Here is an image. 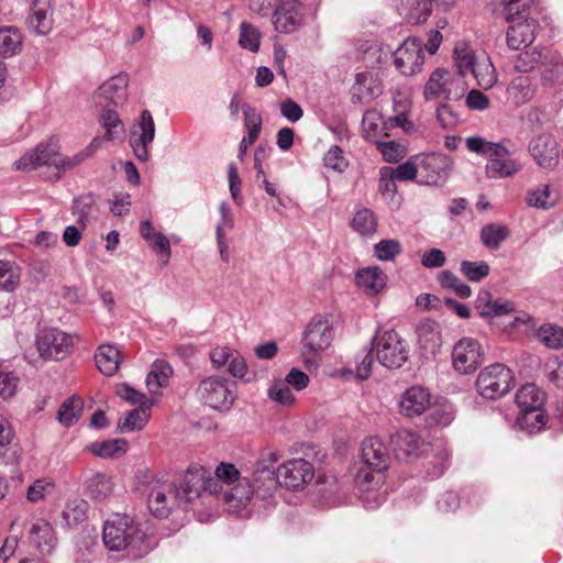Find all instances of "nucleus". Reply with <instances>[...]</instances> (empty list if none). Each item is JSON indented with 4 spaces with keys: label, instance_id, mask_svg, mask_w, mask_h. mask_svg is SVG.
Here are the masks:
<instances>
[{
    "label": "nucleus",
    "instance_id": "nucleus-1",
    "mask_svg": "<svg viewBox=\"0 0 563 563\" xmlns=\"http://www.w3.org/2000/svg\"><path fill=\"white\" fill-rule=\"evenodd\" d=\"M102 539L110 551L126 550L132 558H141L154 547L140 525L125 514H115L104 522Z\"/></svg>",
    "mask_w": 563,
    "mask_h": 563
},
{
    "label": "nucleus",
    "instance_id": "nucleus-2",
    "mask_svg": "<svg viewBox=\"0 0 563 563\" xmlns=\"http://www.w3.org/2000/svg\"><path fill=\"white\" fill-rule=\"evenodd\" d=\"M470 152L487 157L485 174L489 179L512 178L522 170V164L511 156L508 147L499 142H490L482 136L465 140Z\"/></svg>",
    "mask_w": 563,
    "mask_h": 563
},
{
    "label": "nucleus",
    "instance_id": "nucleus-3",
    "mask_svg": "<svg viewBox=\"0 0 563 563\" xmlns=\"http://www.w3.org/2000/svg\"><path fill=\"white\" fill-rule=\"evenodd\" d=\"M147 506L156 518H167L172 511L183 507L177 494L176 483L165 475L146 474Z\"/></svg>",
    "mask_w": 563,
    "mask_h": 563
},
{
    "label": "nucleus",
    "instance_id": "nucleus-4",
    "mask_svg": "<svg viewBox=\"0 0 563 563\" xmlns=\"http://www.w3.org/2000/svg\"><path fill=\"white\" fill-rule=\"evenodd\" d=\"M372 345L376 360L386 368H400L408 361V344L395 330H386L376 334L372 340Z\"/></svg>",
    "mask_w": 563,
    "mask_h": 563
},
{
    "label": "nucleus",
    "instance_id": "nucleus-5",
    "mask_svg": "<svg viewBox=\"0 0 563 563\" xmlns=\"http://www.w3.org/2000/svg\"><path fill=\"white\" fill-rule=\"evenodd\" d=\"M512 384L511 369L501 363H494L481 369L475 383L477 393L486 399L505 396Z\"/></svg>",
    "mask_w": 563,
    "mask_h": 563
},
{
    "label": "nucleus",
    "instance_id": "nucleus-6",
    "mask_svg": "<svg viewBox=\"0 0 563 563\" xmlns=\"http://www.w3.org/2000/svg\"><path fill=\"white\" fill-rule=\"evenodd\" d=\"M527 152L534 164L544 170H554L560 163V148L556 137L549 131L534 132L527 145Z\"/></svg>",
    "mask_w": 563,
    "mask_h": 563
},
{
    "label": "nucleus",
    "instance_id": "nucleus-7",
    "mask_svg": "<svg viewBox=\"0 0 563 563\" xmlns=\"http://www.w3.org/2000/svg\"><path fill=\"white\" fill-rule=\"evenodd\" d=\"M74 338L56 328H45L36 334V347L41 357L46 360H63L71 351Z\"/></svg>",
    "mask_w": 563,
    "mask_h": 563
},
{
    "label": "nucleus",
    "instance_id": "nucleus-8",
    "mask_svg": "<svg viewBox=\"0 0 563 563\" xmlns=\"http://www.w3.org/2000/svg\"><path fill=\"white\" fill-rule=\"evenodd\" d=\"M423 63V42L419 37H407L394 52V65L404 76H413L420 73L422 70Z\"/></svg>",
    "mask_w": 563,
    "mask_h": 563
},
{
    "label": "nucleus",
    "instance_id": "nucleus-9",
    "mask_svg": "<svg viewBox=\"0 0 563 563\" xmlns=\"http://www.w3.org/2000/svg\"><path fill=\"white\" fill-rule=\"evenodd\" d=\"M197 396L205 405L214 410H228L234 400L229 382L219 376L202 379L197 388Z\"/></svg>",
    "mask_w": 563,
    "mask_h": 563
},
{
    "label": "nucleus",
    "instance_id": "nucleus-10",
    "mask_svg": "<svg viewBox=\"0 0 563 563\" xmlns=\"http://www.w3.org/2000/svg\"><path fill=\"white\" fill-rule=\"evenodd\" d=\"M484 351L481 343L473 338H462L452 350L453 368L462 374L474 373L483 362Z\"/></svg>",
    "mask_w": 563,
    "mask_h": 563
},
{
    "label": "nucleus",
    "instance_id": "nucleus-11",
    "mask_svg": "<svg viewBox=\"0 0 563 563\" xmlns=\"http://www.w3.org/2000/svg\"><path fill=\"white\" fill-rule=\"evenodd\" d=\"M212 478L207 479L203 467H189L176 484L183 507L199 498L203 490H209L211 494L217 493V487H212Z\"/></svg>",
    "mask_w": 563,
    "mask_h": 563
},
{
    "label": "nucleus",
    "instance_id": "nucleus-12",
    "mask_svg": "<svg viewBox=\"0 0 563 563\" xmlns=\"http://www.w3.org/2000/svg\"><path fill=\"white\" fill-rule=\"evenodd\" d=\"M421 183L430 186L443 185L452 170L450 156L441 153L419 155Z\"/></svg>",
    "mask_w": 563,
    "mask_h": 563
},
{
    "label": "nucleus",
    "instance_id": "nucleus-13",
    "mask_svg": "<svg viewBox=\"0 0 563 563\" xmlns=\"http://www.w3.org/2000/svg\"><path fill=\"white\" fill-rule=\"evenodd\" d=\"M129 76L124 73L114 75L106 80L93 95L98 108H118L128 99Z\"/></svg>",
    "mask_w": 563,
    "mask_h": 563
},
{
    "label": "nucleus",
    "instance_id": "nucleus-14",
    "mask_svg": "<svg viewBox=\"0 0 563 563\" xmlns=\"http://www.w3.org/2000/svg\"><path fill=\"white\" fill-rule=\"evenodd\" d=\"M314 476L313 466L305 459H291L277 468L276 478L289 489L302 488Z\"/></svg>",
    "mask_w": 563,
    "mask_h": 563
},
{
    "label": "nucleus",
    "instance_id": "nucleus-15",
    "mask_svg": "<svg viewBox=\"0 0 563 563\" xmlns=\"http://www.w3.org/2000/svg\"><path fill=\"white\" fill-rule=\"evenodd\" d=\"M59 157V144L57 141L49 139L46 143L38 144L33 151L25 153L14 163L18 170L30 172L41 166L53 165Z\"/></svg>",
    "mask_w": 563,
    "mask_h": 563
},
{
    "label": "nucleus",
    "instance_id": "nucleus-16",
    "mask_svg": "<svg viewBox=\"0 0 563 563\" xmlns=\"http://www.w3.org/2000/svg\"><path fill=\"white\" fill-rule=\"evenodd\" d=\"M155 137V123L151 112L144 109L141 112L135 130L130 135V146L135 157L141 162L148 161V145Z\"/></svg>",
    "mask_w": 563,
    "mask_h": 563
},
{
    "label": "nucleus",
    "instance_id": "nucleus-17",
    "mask_svg": "<svg viewBox=\"0 0 563 563\" xmlns=\"http://www.w3.org/2000/svg\"><path fill=\"white\" fill-rule=\"evenodd\" d=\"M333 340V329L331 323L325 317L316 316L308 323L301 343L303 347L317 353L330 346Z\"/></svg>",
    "mask_w": 563,
    "mask_h": 563
},
{
    "label": "nucleus",
    "instance_id": "nucleus-18",
    "mask_svg": "<svg viewBox=\"0 0 563 563\" xmlns=\"http://www.w3.org/2000/svg\"><path fill=\"white\" fill-rule=\"evenodd\" d=\"M303 16L300 0H280L273 15L275 29L282 33H292L302 24Z\"/></svg>",
    "mask_w": 563,
    "mask_h": 563
},
{
    "label": "nucleus",
    "instance_id": "nucleus-19",
    "mask_svg": "<svg viewBox=\"0 0 563 563\" xmlns=\"http://www.w3.org/2000/svg\"><path fill=\"white\" fill-rule=\"evenodd\" d=\"M53 1L34 0L27 16V29L35 35H46L53 30Z\"/></svg>",
    "mask_w": 563,
    "mask_h": 563
},
{
    "label": "nucleus",
    "instance_id": "nucleus-20",
    "mask_svg": "<svg viewBox=\"0 0 563 563\" xmlns=\"http://www.w3.org/2000/svg\"><path fill=\"white\" fill-rule=\"evenodd\" d=\"M431 405L429 390L421 386H411L404 391L399 400L401 413L412 418L421 416Z\"/></svg>",
    "mask_w": 563,
    "mask_h": 563
},
{
    "label": "nucleus",
    "instance_id": "nucleus-21",
    "mask_svg": "<svg viewBox=\"0 0 563 563\" xmlns=\"http://www.w3.org/2000/svg\"><path fill=\"white\" fill-rule=\"evenodd\" d=\"M542 88L559 92L563 88V57L556 52H549L539 70Z\"/></svg>",
    "mask_w": 563,
    "mask_h": 563
},
{
    "label": "nucleus",
    "instance_id": "nucleus-22",
    "mask_svg": "<svg viewBox=\"0 0 563 563\" xmlns=\"http://www.w3.org/2000/svg\"><path fill=\"white\" fill-rule=\"evenodd\" d=\"M361 456L365 466L382 473L388 467V453L377 437L366 438L361 445Z\"/></svg>",
    "mask_w": 563,
    "mask_h": 563
},
{
    "label": "nucleus",
    "instance_id": "nucleus-23",
    "mask_svg": "<svg viewBox=\"0 0 563 563\" xmlns=\"http://www.w3.org/2000/svg\"><path fill=\"white\" fill-rule=\"evenodd\" d=\"M511 21L507 30V44L511 49H522L528 47L536 38L538 22L534 19H525L523 21Z\"/></svg>",
    "mask_w": 563,
    "mask_h": 563
},
{
    "label": "nucleus",
    "instance_id": "nucleus-24",
    "mask_svg": "<svg viewBox=\"0 0 563 563\" xmlns=\"http://www.w3.org/2000/svg\"><path fill=\"white\" fill-rule=\"evenodd\" d=\"M537 86L527 75L514 77L506 89L507 101L516 107L529 103L536 96Z\"/></svg>",
    "mask_w": 563,
    "mask_h": 563
},
{
    "label": "nucleus",
    "instance_id": "nucleus-25",
    "mask_svg": "<svg viewBox=\"0 0 563 563\" xmlns=\"http://www.w3.org/2000/svg\"><path fill=\"white\" fill-rule=\"evenodd\" d=\"M418 344L424 355H435L442 345L440 324L433 320H424L417 328Z\"/></svg>",
    "mask_w": 563,
    "mask_h": 563
},
{
    "label": "nucleus",
    "instance_id": "nucleus-26",
    "mask_svg": "<svg viewBox=\"0 0 563 563\" xmlns=\"http://www.w3.org/2000/svg\"><path fill=\"white\" fill-rule=\"evenodd\" d=\"M475 307L482 317L495 318L511 313L515 308L511 301L494 299L493 295L486 290H479Z\"/></svg>",
    "mask_w": 563,
    "mask_h": 563
},
{
    "label": "nucleus",
    "instance_id": "nucleus-27",
    "mask_svg": "<svg viewBox=\"0 0 563 563\" xmlns=\"http://www.w3.org/2000/svg\"><path fill=\"white\" fill-rule=\"evenodd\" d=\"M355 284L368 296H374L386 286V275L378 266L361 268L355 274Z\"/></svg>",
    "mask_w": 563,
    "mask_h": 563
},
{
    "label": "nucleus",
    "instance_id": "nucleus-28",
    "mask_svg": "<svg viewBox=\"0 0 563 563\" xmlns=\"http://www.w3.org/2000/svg\"><path fill=\"white\" fill-rule=\"evenodd\" d=\"M394 126L390 119L386 120L377 110H367L363 115V132L365 137L374 143L379 136H388L389 130Z\"/></svg>",
    "mask_w": 563,
    "mask_h": 563
},
{
    "label": "nucleus",
    "instance_id": "nucleus-29",
    "mask_svg": "<svg viewBox=\"0 0 563 563\" xmlns=\"http://www.w3.org/2000/svg\"><path fill=\"white\" fill-rule=\"evenodd\" d=\"M471 74L476 79L477 85L483 89L492 88L498 80L497 70L490 56L486 52H478L477 60Z\"/></svg>",
    "mask_w": 563,
    "mask_h": 563
},
{
    "label": "nucleus",
    "instance_id": "nucleus-30",
    "mask_svg": "<svg viewBox=\"0 0 563 563\" xmlns=\"http://www.w3.org/2000/svg\"><path fill=\"white\" fill-rule=\"evenodd\" d=\"M114 484L110 476L97 472L85 481V495L95 501H103L111 496Z\"/></svg>",
    "mask_w": 563,
    "mask_h": 563
},
{
    "label": "nucleus",
    "instance_id": "nucleus-31",
    "mask_svg": "<svg viewBox=\"0 0 563 563\" xmlns=\"http://www.w3.org/2000/svg\"><path fill=\"white\" fill-rule=\"evenodd\" d=\"M253 495V488L247 478H241L236 484L224 493V503L228 511L238 514L246 506Z\"/></svg>",
    "mask_w": 563,
    "mask_h": 563
},
{
    "label": "nucleus",
    "instance_id": "nucleus-32",
    "mask_svg": "<svg viewBox=\"0 0 563 563\" xmlns=\"http://www.w3.org/2000/svg\"><path fill=\"white\" fill-rule=\"evenodd\" d=\"M550 49L533 47L520 52L514 58V68L520 74H529L534 70H540Z\"/></svg>",
    "mask_w": 563,
    "mask_h": 563
},
{
    "label": "nucleus",
    "instance_id": "nucleus-33",
    "mask_svg": "<svg viewBox=\"0 0 563 563\" xmlns=\"http://www.w3.org/2000/svg\"><path fill=\"white\" fill-rule=\"evenodd\" d=\"M382 85L369 73H357L353 85V96L361 102H367L382 93Z\"/></svg>",
    "mask_w": 563,
    "mask_h": 563
},
{
    "label": "nucleus",
    "instance_id": "nucleus-34",
    "mask_svg": "<svg viewBox=\"0 0 563 563\" xmlns=\"http://www.w3.org/2000/svg\"><path fill=\"white\" fill-rule=\"evenodd\" d=\"M420 443V437L416 432L407 429L399 430L391 437V444L398 459H404L416 453Z\"/></svg>",
    "mask_w": 563,
    "mask_h": 563
},
{
    "label": "nucleus",
    "instance_id": "nucleus-35",
    "mask_svg": "<svg viewBox=\"0 0 563 563\" xmlns=\"http://www.w3.org/2000/svg\"><path fill=\"white\" fill-rule=\"evenodd\" d=\"M30 541L42 553H51L56 543L52 526L44 520L33 523L30 531Z\"/></svg>",
    "mask_w": 563,
    "mask_h": 563
},
{
    "label": "nucleus",
    "instance_id": "nucleus-36",
    "mask_svg": "<svg viewBox=\"0 0 563 563\" xmlns=\"http://www.w3.org/2000/svg\"><path fill=\"white\" fill-rule=\"evenodd\" d=\"M152 406L153 401H146L143 406H139L137 408L129 411L124 417H121L118 422L120 431L132 432L142 430L150 419Z\"/></svg>",
    "mask_w": 563,
    "mask_h": 563
},
{
    "label": "nucleus",
    "instance_id": "nucleus-37",
    "mask_svg": "<svg viewBox=\"0 0 563 563\" xmlns=\"http://www.w3.org/2000/svg\"><path fill=\"white\" fill-rule=\"evenodd\" d=\"M95 361L98 369L106 376L114 375L121 362L120 352L110 344H103L98 347L95 354Z\"/></svg>",
    "mask_w": 563,
    "mask_h": 563
},
{
    "label": "nucleus",
    "instance_id": "nucleus-38",
    "mask_svg": "<svg viewBox=\"0 0 563 563\" xmlns=\"http://www.w3.org/2000/svg\"><path fill=\"white\" fill-rule=\"evenodd\" d=\"M173 374L172 366L165 361H155L146 377V387L152 395L159 394L166 387Z\"/></svg>",
    "mask_w": 563,
    "mask_h": 563
},
{
    "label": "nucleus",
    "instance_id": "nucleus-39",
    "mask_svg": "<svg viewBox=\"0 0 563 563\" xmlns=\"http://www.w3.org/2000/svg\"><path fill=\"white\" fill-rule=\"evenodd\" d=\"M544 393L534 384H525L516 393V404L519 411L543 407Z\"/></svg>",
    "mask_w": 563,
    "mask_h": 563
},
{
    "label": "nucleus",
    "instance_id": "nucleus-40",
    "mask_svg": "<svg viewBox=\"0 0 563 563\" xmlns=\"http://www.w3.org/2000/svg\"><path fill=\"white\" fill-rule=\"evenodd\" d=\"M82 399L77 396H71L64 400L60 405V408L57 412V420L63 427L69 428L79 420L82 413Z\"/></svg>",
    "mask_w": 563,
    "mask_h": 563
},
{
    "label": "nucleus",
    "instance_id": "nucleus-41",
    "mask_svg": "<svg viewBox=\"0 0 563 563\" xmlns=\"http://www.w3.org/2000/svg\"><path fill=\"white\" fill-rule=\"evenodd\" d=\"M399 9L411 23L419 24L429 16L431 0H400Z\"/></svg>",
    "mask_w": 563,
    "mask_h": 563
},
{
    "label": "nucleus",
    "instance_id": "nucleus-42",
    "mask_svg": "<svg viewBox=\"0 0 563 563\" xmlns=\"http://www.w3.org/2000/svg\"><path fill=\"white\" fill-rule=\"evenodd\" d=\"M87 448L88 451L96 456L102 459H114L120 457L126 452L128 442L122 439L107 440L92 442Z\"/></svg>",
    "mask_w": 563,
    "mask_h": 563
},
{
    "label": "nucleus",
    "instance_id": "nucleus-43",
    "mask_svg": "<svg viewBox=\"0 0 563 563\" xmlns=\"http://www.w3.org/2000/svg\"><path fill=\"white\" fill-rule=\"evenodd\" d=\"M377 218L375 213L368 208H362L355 211L351 227L360 235H373L377 231Z\"/></svg>",
    "mask_w": 563,
    "mask_h": 563
},
{
    "label": "nucleus",
    "instance_id": "nucleus-44",
    "mask_svg": "<svg viewBox=\"0 0 563 563\" xmlns=\"http://www.w3.org/2000/svg\"><path fill=\"white\" fill-rule=\"evenodd\" d=\"M22 47V34L15 26L0 29V55L11 57Z\"/></svg>",
    "mask_w": 563,
    "mask_h": 563
},
{
    "label": "nucleus",
    "instance_id": "nucleus-45",
    "mask_svg": "<svg viewBox=\"0 0 563 563\" xmlns=\"http://www.w3.org/2000/svg\"><path fill=\"white\" fill-rule=\"evenodd\" d=\"M548 417L543 407L519 411L517 424L528 433L539 432L547 423Z\"/></svg>",
    "mask_w": 563,
    "mask_h": 563
},
{
    "label": "nucleus",
    "instance_id": "nucleus-46",
    "mask_svg": "<svg viewBox=\"0 0 563 563\" xmlns=\"http://www.w3.org/2000/svg\"><path fill=\"white\" fill-rule=\"evenodd\" d=\"M100 145L99 139H93L88 146L73 156L58 157V162H56V169L62 172H69L82 164L87 158L92 156Z\"/></svg>",
    "mask_w": 563,
    "mask_h": 563
},
{
    "label": "nucleus",
    "instance_id": "nucleus-47",
    "mask_svg": "<svg viewBox=\"0 0 563 563\" xmlns=\"http://www.w3.org/2000/svg\"><path fill=\"white\" fill-rule=\"evenodd\" d=\"M509 236V229L504 224L489 223L481 230V241L489 250H498Z\"/></svg>",
    "mask_w": 563,
    "mask_h": 563
},
{
    "label": "nucleus",
    "instance_id": "nucleus-48",
    "mask_svg": "<svg viewBox=\"0 0 563 563\" xmlns=\"http://www.w3.org/2000/svg\"><path fill=\"white\" fill-rule=\"evenodd\" d=\"M454 64L461 76H465L471 73L475 65L478 53H476L468 44L459 43L453 52Z\"/></svg>",
    "mask_w": 563,
    "mask_h": 563
},
{
    "label": "nucleus",
    "instance_id": "nucleus-49",
    "mask_svg": "<svg viewBox=\"0 0 563 563\" xmlns=\"http://www.w3.org/2000/svg\"><path fill=\"white\" fill-rule=\"evenodd\" d=\"M551 196L550 185H539L527 191L525 201L530 208L549 210L555 205V201L551 200Z\"/></svg>",
    "mask_w": 563,
    "mask_h": 563
},
{
    "label": "nucleus",
    "instance_id": "nucleus-50",
    "mask_svg": "<svg viewBox=\"0 0 563 563\" xmlns=\"http://www.w3.org/2000/svg\"><path fill=\"white\" fill-rule=\"evenodd\" d=\"M451 74L449 70L438 68L434 70L424 86L426 99H434L446 93V86L450 82Z\"/></svg>",
    "mask_w": 563,
    "mask_h": 563
},
{
    "label": "nucleus",
    "instance_id": "nucleus-51",
    "mask_svg": "<svg viewBox=\"0 0 563 563\" xmlns=\"http://www.w3.org/2000/svg\"><path fill=\"white\" fill-rule=\"evenodd\" d=\"M411 102L408 98L395 97L393 103L395 115L393 118H389L390 122H393L395 126L401 128L407 133H411L415 131L413 123L409 121L407 118V113L409 112Z\"/></svg>",
    "mask_w": 563,
    "mask_h": 563
},
{
    "label": "nucleus",
    "instance_id": "nucleus-52",
    "mask_svg": "<svg viewBox=\"0 0 563 563\" xmlns=\"http://www.w3.org/2000/svg\"><path fill=\"white\" fill-rule=\"evenodd\" d=\"M538 339L549 349L563 347V328L553 323L542 324L537 331Z\"/></svg>",
    "mask_w": 563,
    "mask_h": 563
},
{
    "label": "nucleus",
    "instance_id": "nucleus-53",
    "mask_svg": "<svg viewBox=\"0 0 563 563\" xmlns=\"http://www.w3.org/2000/svg\"><path fill=\"white\" fill-rule=\"evenodd\" d=\"M387 173L393 175L398 181L415 180L417 176H420L419 156L410 158L409 161L400 164L396 168L387 167Z\"/></svg>",
    "mask_w": 563,
    "mask_h": 563
},
{
    "label": "nucleus",
    "instance_id": "nucleus-54",
    "mask_svg": "<svg viewBox=\"0 0 563 563\" xmlns=\"http://www.w3.org/2000/svg\"><path fill=\"white\" fill-rule=\"evenodd\" d=\"M88 510L89 504L84 499L76 498L67 504L63 517L69 526L77 525L87 519Z\"/></svg>",
    "mask_w": 563,
    "mask_h": 563
},
{
    "label": "nucleus",
    "instance_id": "nucleus-55",
    "mask_svg": "<svg viewBox=\"0 0 563 563\" xmlns=\"http://www.w3.org/2000/svg\"><path fill=\"white\" fill-rule=\"evenodd\" d=\"M460 271L467 280L477 283L489 275L490 267L485 261H462Z\"/></svg>",
    "mask_w": 563,
    "mask_h": 563
},
{
    "label": "nucleus",
    "instance_id": "nucleus-56",
    "mask_svg": "<svg viewBox=\"0 0 563 563\" xmlns=\"http://www.w3.org/2000/svg\"><path fill=\"white\" fill-rule=\"evenodd\" d=\"M442 288L452 289L461 298H468L472 295L471 287L461 282L456 275L450 271H442L438 277Z\"/></svg>",
    "mask_w": 563,
    "mask_h": 563
},
{
    "label": "nucleus",
    "instance_id": "nucleus-57",
    "mask_svg": "<svg viewBox=\"0 0 563 563\" xmlns=\"http://www.w3.org/2000/svg\"><path fill=\"white\" fill-rule=\"evenodd\" d=\"M20 282L19 269L11 262L0 261V290L11 292Z\"/></svg>",
    "mask_w": 563,
    "mask_h": 563
},
{
    "label": "nucleus",
    "instance_id": "nucleus-58",
    "mask_svg": "<svg viewBox=\"0 0 563 563\" xmlns=\"http://www.w3.org/2000/svg\"><path fill=\"white\" fill-rule=\"evenodd\" d=\"M271 400L282 405L291 406L296 401V397L290 390L287 383L284 380H276L267 390Z\"/></svg>",
    "mask_w": 563,
    "mask_h": 563
},
{
    "label": "nucleus",
    "instance_id": "nucleus-59",
    "mask_svg": "<svg viewBox=\"0 0 563 563\" xmlns=\"http://www.w3.org/2000/svg\"><path fill=\"white\" fill-rule=\"evenodd\" d=\"M101 110L100 120L102 125L107 129L106 139L112 141L115 139L117 129L123 131L122 122L115 112V108H99Z\"/></svg>",
    "mask_w": 563,
    "mask_h": 563
},
{
    "label": "nucleus",
    "instance_id": "nucleus-60",
    "mask_svg": "<svg viewBox=\"0 0 563 563\" xmlns=\"http://www.w3.org/2000/svg\"><path fill=\"white\" fill-rule=\"evenodd\" d=\"M20 377L12 371L0 367V398L9 400L16 394Z\"/></svg>",
    "mask_w": 563,
    "mask_h": 563
},
{
    "label": "nucleus",
    "instance_id": "nucleus-61",
    "mask_svg": "<svg viewBox=\"0 0 563 563\" xmlns=\"http://www.w3.org/2000/svg\"><path fill=\"white\" fill-rule=\"evenodd\" d=\"M374 253L379 261H393L401 253V244L395 239H385L375 244Z\"/></svg>",
    "mask_w": 563,
    "mask_h": 563
},
{
    "label": "nucleus",
    "instance_id": "nucleus-62",
    "mask_svg": "<svg viewBox=\"0 0 563 563\" xmlns=\"http://www.w3.org/2000/svg\"><path fill=\"white\" fill-rule=\"evenodd\" d=\"M239 44L245 49L257 52L260 48L258 31L253 25L242 22L240 25Z\"/></svg>",
    "mask_w": 563,
    "mask_h": 563
},
{
    "label": "nucleus",
    "instance_id": "nucleus-63",
    "mask_svg": "<svg viewBox=\"0 0 563 563\" xmlns=\"http://www.w3.org/2000/svg\"><path fill=\"white\" fill-rule=\"evenodd\" d=\"M375 144L386 162L395 163L406 155V148L395 141L378 140Z\"/></svg>",
    "mask_w": 563,
    "mask_h": 563
},
{
    "label": "nucleus",
    "instance_id": "nucleus-64",
    "mask_svg": "<svg viewBox=\"0 0 563 563\" xmlns=\"http://www.w3.org/2000/svg\"><path fill=\"white\" fill-rule=\"evenodd\" d=\"M355 483L362 490H371L382 483V473L364 465L355 474Z\"/></svg>",
    "mask_w": 563,
    "mask_h": 563
}]
</instances>
